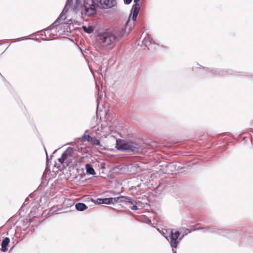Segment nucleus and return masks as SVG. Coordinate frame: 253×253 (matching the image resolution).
<instances>
[{
    "label": "nucleus",
    "instance_id": "nucleus-1",
    "mask_svg": "<svg viewBox=\"0 0 253 253\" xmlns=\"http://www.w3.org/2000/svg\"><path fill=\"white\" fill-rule=\"evenodd\" d=\"M90 4L84 3V14L88 16L94 14L96 8L94 3L101 9H107L115 6L117 4L116 0H91Z\"/></svg>",
    "mask_w": 253,
    "mask_h": 253
},
{
    "label": "nucleus",
    "instance_id": "nucleus-2",
    "mask_svg": "<svg viewBox=\"0 0 253 253\" xmlns=\"http://www.w3.org/2000/svg\"><path fill=\"white\" fill-rule=\"evenodd\" d=\"M116 148L123 152H133L139 154L142 149L139 144L133 142H126L120 139L117 140Z\"/></svg>",
    "mask_w": 253,
    "mask_h": 253
},
{
    "label": "nucleus",
    "instance_id": "nucleus-3",
    "mask_svg": "<svg viewBox=\"0 0 253 253\" xmlns=\"http://www.w3.org/2000/svg\"><path fill=\"white\" fill-rule=\"evenodd\" d=\"M160 233L163 235L169 242L172 248L173 253H176L174 251V249L177 248L178 244L179 243L178 241V237L180 235L179 231H176L173 232L172 229H163L160 230L158 229Z\"/></svg>",
    "mask_w": 253,
    "mask_h": 253
},
{
    "label": "nucleus",
    "instance_id": "nucleus-4",
    "mask_svg": "<svg viewBox=\"0 0 253 253\" xmlns=\"http://www.w3.org/2000/svg\"><path fill=\"white\" fill-rule=\"evenodd\" d=\"M72 3V0H67L65 4V6L60 14V16L56 19V20L53 22L52 24H51L49 26L47 27L46 28L41 31V35L46 36V34L45 32L47 33L52 29L57 27L58 25L60 24L64 23V22H61V20L63 21L65 19V17L63 18V17L66 14V12L69 10L70 6L71 5Z\"/></svg>",
    "mask_w": 253,
    "mask_h": 253
},
{
    "label": "nucleus",
    "instance_id": "nucleus-5",
    "mask_svg": "<svg viewBox=\"0 0 253 253\" xmlns=\"http://www.w3.org/2000/svg\"><path fill=\"white\" fill-rule=\"evenodd\" d=\"M117 39V36L113 33L105 32L99 33L97 36V40L102 46L111 45Z\"/></svg>",
    "mask_w": 253,
    "mask_h": 253
},
{
    "label": "nucleus",
    "instance_id": "nucleus-6",
    "mask_svg": "<svg viewBox=\"0 0 253 253\" xmlns=\"http://www.w3.org/2000/svg\"><path fill=\"white\" fill-rule=\"evenodd\" d=\"M73 149L71 147H68L62 154L61 157L58 159V161L61 164H63L64 163L67 164H69L73 160Z\"/></svg>",
    "mask_w": 253,
    "mask_h": 253
},
{
    "label": "nucleus",
    "instance_id": "nucleus-7",
    "mask_svg": "<svg viewBox=\"0 0 253 253\" xmlns=\"http://www.w3.org/2000/svg\"><path fill=\"white\" fill-rule=\"evenodd\" d=\"M199 228L200 229H202L204 232H209L211 233H215L224 236H228V235L232 232L229 229H217L212 226Z\"/></svg>",
    "mask_w": 253,
    "mask_h": 253
},
{
    "label": "nucleus",
    "instance_id": "nucleus-8",
    "mask_svg": "<svg viewBox=\"0 0 253 253\" xmlns=\"http://www.w3.org/2000/svg\"><path fill=\"white\" fill-rule=\"evenodd\" d=\"M209 71L212 75L226 76L227 75L235 74V72L231 70H221L217 69H209Z\"/></svg>",
    "mask_w": 253,
    "mask_h": 253
},
{
    "label": "nucleus",
    "instance_id": "nucleus-9",
    "mask_svg": "<svg viewBox=\"0 0 253 253\" xmlns=\"http://www.w3.org/2000/svg\"><path fill=\"white\" fill-rule=\"evenodd\" d=\"M126 199L124 203L129 206L131 210L133 211H137L138 210L137 204L139 203V201H137L129 197L126 196Z\"/></svg>",
    "mask_w": 253,
    "mask_h": 253
},
{
    "label": "nucleus",
    "instance_id": "nucleus-10",
    "mask_svg": "<svg viewBox=\"0 0 253 253\" xmlns=\"http://www.w3.org/2000/svg\"><path fill=\"white\" fill-rule=\"evenodd\" d=\"M140 0H134V3L133 4L131 9L132 19L133 21L136 20L137 16L140 9V5L138 3Z\"/></svg>",
    "mask_w": 253,
    "mask_h": 253
},
{
    "label": "nucleus",
    "instance_id": "nucleus-11",
    "mask_svg": "<svg viewBox=\"0 0 253 253\" xmlns=\"http://www.w3.org/2000/svg\"><path fill=\"white\" fill-rule=\"evenodd\" d=\"M200 230V228H196L193 229H188L187 228H182L180 229V231H179L180 235L178 237V241L179 242L183 239L185 236L187 235L188 233H190L192 231Z\"/></svg>",
    "mask_w": 253,
    "mask_h": 253
},
{
    "label": "nucleus",
    "instance_id": "nucleus-12",
    "mask_svg": "<svg viewBox=\"0 0 253 253\" xmlns=\"http://www.w3.org/2000/svg\"><path fill=\"white\" fill-rule=\"evenodd\" d=\"M142 42L146 46L148 47V49H149L150 46L153 44H156L155 42L150 36H147L146 37H145Z\"/></svg>",
    "mask_w": 253,
    "mask_h": 253
},
{
    "label": "nucleus",
    "instance_id": "nucleus-13",
    "mask_svg": "<svg viewBox=\"0 0 253 253\" xmlns=\"http://www.w3.org/2000/svg\"><path fill=\"white\" fill-rule=\"evenodd\" d=\"M126 196H120L117 197H111L110 200L111 204H114L115 203H124L125 199H126Z\"/></svg>",
    "mask_w": 253,
    "mask_h": 253
},
{
    "label": "nucleus",
    "instance_id": "nucleus-14",
    "mask_svg": "<svg viewBox=\"0 0 253 253\" xmlns=\"http://www.w3.org/2000/svg\"><path fill=\"white\" fill-rule=\"evenodd\" d=\"M95 204L98 205H109L111 204L110 198H98L97 199Z\"/></svg>",
    "mask_w": 253,
    "mask_h": 253
},
{
    "label": "nucleus",
    "instance_id": "nucleus-15",
    "mask_svg": "<svg viewBox=\"0 0 253 253\" xmlns=\"http://www.w3.org/2000/svg\"><path fill=\"white\" fill-rule=\"evenodd\" d=\"M10 242V239L8 237L3 239L1 243V250L3 252H5L7 250V247Z\"/></svg>",
    "mask_w": 253,
    "mask_h": 253
},
{
    "label": "nucleus",
    "instance_id": "nucleus-16",
    "mask_svg": "<svg viewBox=\"0 0 253 253\" xmlns=\"http://www.w3.org/2000/svg\"><path fill=\"white\" fill-rule=\"evenodd\" d=\"M87 141L91 144L95 146H100V141L96 138L90 136L89 135L87 136Z\"/></svg>",
    "mask_w": 253,
    "mask_h": 253
},
{
    "label": "nucleus",
    "instance_id": "nucleus-17",
    "mask_svg": "<svg viewBox=\"0 0 253 253\" xmlns=\"http://www.w3.org/2000/svg\"><path fill=\"white\" fill-rule=\"evenodd\" d=\"M76 209L78 211H84L87 209V207L84 203H78L75 205Z\"/></svg>",
    "mask_w": 253,
    "mask_h": 253
},
{
    "label": "nucleus",
    "instance_id": "nucleus-18",
    "mask_svg": "<svg viewBox=\"0 0 253 253\" xmlns=\"http://www.w3.org/2000/svg\"><path fill=\"white\" fill-rule=\"evenodd\" d=\"M85 168L86 172L88 174L93 175L95 174V171L92 167L90 164H86Z\"/></svg>",
    "mask_w": 253,
    "mask_h": 253
},
{
    "label": "nucleus",
    "instance_id": "nucleus-19",
    "mask_svg": "<svg viewBox=\"0 0 253 253\" xmlns=\"http://www.w3.org/2000/svg\"><path fill=\"white\" fill-rule=\"evenodd\" d=\"M82 28L84 31L87 34H90L93 31V28L91 26H83Z\"/></svg>",
    "mask_w": 253,
    "mask_h": 253
},
{
    "label": "nucleus",
    "instance_id": "nucleus-20",
    "mask_svg": "<svg viewBox=\"0 0 253 253\" xmlns=\"http://www.w3.org/2000/svg\"><path fill=\"white\" fill-rule=\"evenodd\" d=\"M129 19L127 21V22H126V28H125L124 29L123 28L122 29V31L120 32V34H119V36L122 37V35H123V34L126 32V29H127V25H128V22H129Z\"/></svg>",
    "mask_w": 253,
    "mask_h": 253
},
{
    "label": "nucleus",
    "instance_id": "nucleus-21",
    "mask_svg": "<svg viewBox=\"0 0 253 253\" xmlns=\"http://www.w3.org/2000/svg\"><path fill=\"white\" fill-rule=\"evenodd\" d=\"M124 1L125 4H129L131 2L132 0H124Z\"/></svg>",
    "mask_w": 253,
    "mask_h": 253
},
{
    "label": "nucleus",
    "instance_id": "nucleus-22",
    "mask_svg": "<svg viewBox=\"0 0 253 253\" xmlns=\"http://www.w3.org/2000/svg\"><path fill=\"white\" fill-rule=\"evenodd\" d=\"M77 5H74V6L72 8L73 11L76 12L77 11Z\"/></svg>",
    "mask_w": 253,
    "mask_h": 253
},
{
    "label": "nucleus",
    "instance_id": "nucleus-23",
    "mask_svg": "<svg viewBox=\"0 0 253 253\" xmlns=\"http://www.w3.org/2000/svg\"><path fill=\"white\" fill-rule=\"evenodd\" d=\"M23 39H24V38H19V39H18L17 40H15L14 42L20 41V40H22Z\"/></svg>",
    "mask_w": 253,
    "mask_h": 253
},
{
    "label": "nucleus",
    "instance_id": "nucleus-24",
    "mask_svg": "<svg viewBox=\"0 0 253 253\" xmlns=\"http://www.w3.org/2000/svg\"><path fill=\"white\" fill-rule=\"evenodd\" d=\"M87 135H88L84 134V135H83V138H85V139H86V140H87Z\"/></svg>",
    "mask_w": 253,
    "mask_h": 253
},
{
    "label": "nucleus",
    "instance_id": "nucleus-25",
    "mask_svg": "<svg viewBox=\"0 0 253 253\" xmlns=\"http://www.w3.org/2000/svg\"><path fill=\"white\" fill-rule=\"evenodd\" d=\"M80 0H76V4H77H77H78V3L79 2V1H80Z\"/></svg>",
    "mask_w": 253,
    "mask_h": 253
},
{
    "label": "nucleus",
    "instance_id": "nucleus-26",
    "mask_svg": "<svg viewBox=\"0 0 253 253\" xmlns=\"http://www.w3.org/2000/svg\"><path fill=\"white\" fill-rule=\"evenodd\" d=\"M130 30H131L130 28H128V31H127V34H128V33H129L130 32Z\"/></svg>",
    "mask_w": 253,
    "mask_h": 253
},
{
    "label": "nucleus",
    "instance_id": "nucleus-27",
    "mask_svg": "<svg viewBox=\"0 0 253 253\" xmlns=\"http://www.w3.org/2000/svg\"><path fill=\"white\" fill-rule=\"evenodd\" d=\"M133 167V166L132 165H129L128 166V168H132Z\"/></svg>",
    "mask_w": 253,
    "mask_h": 253
},
{
    "label": "nucleus",
    "instance_id": "nucleus-28",
    "mask_svg": "<svg viewBox=\"0 0 253 253\" xmlns=\"http://www.w3.org/2000/svg\"><path fill=\"white\" fill-rule=\"evenodd\" d=\"M46 157H47V158H46V159H47V162H48V156H47V153H46Z\"/></svg>",
    "mask_w": 253,
    "mask_h": 253
},
{
    "label": "nucleus",
    "instance_id": "nucleus-29",
    "mask_svg": "<svg viewBox=\"0 0 253 253\" xmlns=\"http://www.w3.org/2000/svg\"><path fill=\"white\" fill-rule=\"evenodd\" d=\"M42 40H43V41H47L48 40H46V39H45L44 38H42Z\"/></svg>",
    "mask_w": 253,
    "mask_h": 253
},
{
    "label": "nucleus",
    "instance_id": "nucleus-30",
    "mask_svg": "<svg viewBox=\"0 0 253 253\" xmlns=\"http://www.w3.org/2000/svg\"><path fill=\"white\" fill-rule=\"evenodd\" d=\"M57 151V150H55L53 152V154H54V153H55Z\"/></svg>",
    "mask_w": 253,
    "mask_h": 253
}]
</instances>
